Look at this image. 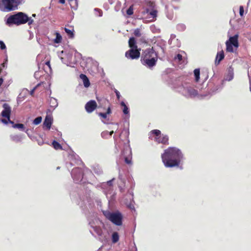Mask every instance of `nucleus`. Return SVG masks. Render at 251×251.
<instances>
[{
  "mask_svg": "<svg viewBox=\"0 0 251 251\" xmlns=\"http://www.w3.org/2000/svg\"><path fill=\"white\" fill-rule=\"evenodd\" d=\"M36 87H37V86H36V87H34V88H33V89L30 91V94L31 95H33V94L34 93V92L35 90L36 89Z\"/></svg>",
  "mask_w": 251,
  "mask_h": 251,
  "instance_id": "obj_52",
  "label": "nucleus"
},
{
  "mask_svg": "<svg viewBox=\"0 0 251 251\" xmlns=\"http://www.w3.org/2000/svg\"><path fill=\"white\" fill-rule=\"evenodd\" d=\"M141 61L143 65L151 69L156 64L157 54L152 48L147 49L143 52Z\"/></svg>",
  "mask_w": 251,
  "mask_h": 251,
  "instance_id": "obj_4",
  "label": "nucleus"
},
{
  "mask_svg": "<svg viewBox=\"0 0 251 251\" xmlns=\"http://www.w3.org/2000/svg\"><path fill=\"white\" fill-rule=\"evenodd\" d=\"M70 165L71 166H72V163H70Z\"/></svg>",
  "mask_w": 251,
  "mask_h": 251,
  "instance_id": "obj_62",
  "label": "nucleus"
},
{
  "mask_svg": "<svg viewBox=\"0 0 251 251\" xmlns=\"http://www.w3.org/2000/svg\"><path fill=\"white\" fill-rule=\"evenodd\" d=\"M238 37V34L229 37L228 40L226 42V51L233 52L234 51L233 47L236 49L239 47Z\"/></svg>",
  "mask_w": 251,
  "mask_h": 251,
  "instance_id": "obj_10",
  "label": "nucleus"
},
{
  "mask_svg": "<svg viewBox=\"0 0 251 251\" xmlns=\"http://www.w3.org/2000/svg\"><path fill=\"white\" fill-rule=\"evenodd\" d=\"M162 161L167 168L178 166L183 158L181 151L175 147H169L161 155Z\"/></svg>",
  "mask_w": 251,
  "mask_h": 251,
  "instance_id": "obj_1",
  "label": "nucleus"
},
{
  "mask_svg": "<svg viewBox=\"0 0 251 251\" xmlns=\"http://www.w3.org/2000/svg\"><path fill=\"white\" fill-rule=\"evenodd\" d=\"M183 58H184V57L181 54L178 53L174 57V60L177 62L182 61L183 63H185V59Z\"/></svg>",
  "mask_w": 251,
  "mask_h": 251,
  "instance_id": "obj_27",
  "label": "nucleus"
},
{
  "mask_svg": "<svg viewBox=\"0 0 251 251\" xmlns=\"http://www.w3.org/2000/svg\"><path fill=\"white\" fill-rule=\"evenodd\" d=\"M28 131V129H26V130L25 131V132H26V133H27V131Z\"/></svg>",
  "mask_w": 251,
  "mask_h": 251,
  "instance_id": "obj_60",
  "label": "nucleus"
},
{
  "mask_svg": "<svg viewBox=\"0 0 251 251\" xmlns=\"http://www.w3.org/2000/svg\"><path fill=\"white\" fill-rule=\"evenodd\" d=\"M52 144L53 148L55 150H58V149H62V146H61V145L58 142H56V141H53L52 143Z\"/></svg>",
  "mask_w": 251,
  "mask_h": 251,
  "instance_id": "obj_34",
  "label": "nucleus"
},
{
  "mask_svg": "<svg viewBox=\"0 0 251 251\" xmlns=\"http://www.w3.org/2000/svg\"><path fill=\"white\" fill-rule=\"evenodd\" d=\"M4 6V11L9 12L18 9L19 5L25 2V0H1Z\"/></svg>",
  "mask_w": 251,
  "mask_h": 251,
  "instance_id": "obj_9",
  "label": "nucleus"
},
{
  "mask_svg": "<svg viewBox=\"0 0 251 251\" xmlns=\"http://www.w3.org/2000/svg\"><path fill=\"white\" fill-rule=\"evenodd\" d=\"M115 147L117 151H121L120 158L124 159L126 164H131L132 154L128 138H126L124 141H120L119 143H116Z\"/></svg>",
  "mask_w": 251,
  "mask_h": 251,
  "instance_id": "obj_2",
  "label": "nucleus"
},
{
  "mask_svg": "<svg viewBox=\"0 0 251 251\" xmlns=\"http://www.w3.org/2000/svg\"><path fill=\"white\" fill-rule=\"evenodd\" d=\"M43 72H42L41 71H36V72H35L34 73V77L36 78V79H38L40 77L42 74H43Z\"/></svg>",
  "mask_w": 251,
  "mask_h": 251,
  "instance_id": "obj_42",
  "label": "nucleus"
},
{
  "mask_svg": "<svg viewBox=\"0 0 251 251\" xmlns=\"http://www.w3.org/2000/svg\"><path fill=\"white\" fill-rule=\"evenodd\" d=\"M2 107L3 110H10L11 107L7 103H4L2 104Z\"/></svg>",
  "mask_w": 251,
  "mask_h": 251,
  "instance_id": "obj_44",
  "label": "nucleus"
},
{
  "mask_svg": "<svg viewBox=\"0 0 251 251\" xmlns=\"http://www.w3.org/2000/svg\"><path fill=\"white\" fill-rule=\"evenodd\" d=\"M61 59L63 63L71 67H74L76 63L75 56H73L72 52L66 53L65 56L61 57Z\"/></svg>",
  "mask_w": 251,
  "mask_h": 251,
  "instance_id": "obj_11",
  "label": "nucleus"
},
{
  "mask_svg": "<svg viewBox=\"0 0 251 251\" xmlns=\"http://www.w3.org/2000/svg\"><path fill=\"white\" fill-rule=\"evenodd\" d=\"M55 35H56V37L53 40L54 43H56V44L61 43V42L62 40L61 35L59 33H58L57 32H55Z\"/></svg>",
  "mask_w": 251,
  "mask_h": 251,
  "instance_id": "obj_28",
  "label": "nucleus"
},
{
  "mask_svg": "<svg viewBox=\"0 0 251 251\" xmlns=\"http://www.w3.org/2000/svg\"><path fill=\"white\" fill-rule=\"evenodd\" d=\"M107 110H110V107H108V108L107 109Z\"/></svg>",
  "mask_w": 251,
  "mask_h": 251,
  "instance_id": "obj_59",
  "label": "nucleus"
},
{
  "mask_svg": "<svg viewBox=\"0 0 251 251\" xmlns=\"http://www.w3.org/2000/svg\"><path fill=\"white\" fill-rule=\"evenodd\" d=\"M118 125L116 124V125H114L113 126V127L111 128L112 129V130L111 131H109L106 130V131H103L101 134L102 137L104 138H107L109 137H110L112 135V134L113 133L114 130H117L118 129Z\"/></svg>",
  "mask_w": 251,
  "mask_h": 251,
  "instance_id": "obj_18",
  "label": "nucleus"
},
{
  "mask_svg": "<svg viewBox=\"0 0 251 251\" xmlns=\"http://www.w3.org/2000/svg\"><path fill=\"white\" fill-rule=\"evenodd\" d=\"M0 48L1 50H4L6 49V46L4 42L2 41H0Z\"/></svg>",
  "mask_w": 251,
  "mask_h": 251,
  "instance_id": "obj_47",
  "label": "nucleus"
},
{
  "mask_svg": "<svg viewBox=\"0 0 251 251\" xmlns=\"http://www.w3.org/2000/svg\"><path fill=\"white\" fill-rule=\"evenodd\" d=\"M94 171L95 173L98 175H100L102 173V170L100 169H94Z\"/></svg>",
  "mask_w": 251,
  "mask_h": 251,
  "instance_id": "obj_48",
  "label": "nucleus"
},
{
  "mask_svg": "<svg viewBox=\"0 0 251 251\" xmlns=\"http://www.w3.org/2000/svg\"><path fill=\"white\" fill-rule=\"evenodd\" d=\"M113 179L114 178L112 179V180L107 181L106 183H103L102 184V188L104 189V193L107 196L109 193L111 194L112 192V182Z\"/></svg>",
  "mask_w": 251,
  "mask_h": 251,
  "instance_id": "obj_16",
  "label": "nucleus"
},
{
  "mask_svg": "<svg viewBox=\"0 0 251 251\" xmlns=\"http://www.w3.org/2000/svg\"><path fill=\"white\" fill-rule=\"evenodd\" d=\"M69 1L71 8L76 10L77 7V0H69Z\"/></svg>",
  "mask_w": 251,
  "mask_h": 251,
  "instance_id": "obj_31",
  "label": "nucleus"
},
{
  "mask_svg": "<svg viewBox=\"0 0 251 251\" xmlns=\"http://www.w3.org/2000/svg\"><path fill=\"white\" fill-rule=\"evenodd\" d=\"M13 127L15 128H18L21 131H25V126L22 124H16L13 125Z\"/></svg>",
  "mask_w": 251,
  "mask_h": 251,
  "instance_id": "obj_33",
  "label": "nucleus"
},
{
  "mask_svg": "<svg viewBox=\"0 0 251 251\" xmlns=\"http://www.w3.org/2000/svg\"><path fill=\"white\" fill-rule=\"evenodd\" d=\"M105 217L117 226H121L122 225V215L121 213L118 211L116 212H111L108 210L103 212Z\"/></svg>",
  "mask_w": 251,
  "mask_h": 251,
  "instance_id": "obj_7",
  "label": "nucleus"
},
{
  "mask_svg": "<svg viewBox=\"0 0 251 251\" xmlns=\"http://www.w3.org/2000/svg\"><path fill=\"white\" fill-rule=\"evenodd\" d=\"M121 104L124 107L123 110H128L127 106L126 105V104L124 101H122Z\"/></svg>",
  "mask_w": 251,
  "mask_h": 251,
  "instance_id": "obj_49",
  "label": "nucleus"
},
{
  "mask_svg": "<svg viewBox=\"0 0 251 251\" xmlns=\"http://www.w3.org/2000/svg\"><path fill=\"white\" fill-rule=\"evenodd\" d=\"M166 9H168V7L166 6Z\"/></svg>",
  "mask_w": 251,
  "mask_h": 251,
  "instance_id": "obj_63",
  "label": "nucleus"
},
{
  "mask_svg": "<svg viewBox=\"0 0 251 251\" xmlns=\"http://www.w3.org/2000/svg\"><path fill=\"white\" fill-rule=\"evenodd\" d=\"M179 92L184 96L187 97H195L196 96L200 97H206L207 95H203L200 92V90L198 91L194 89L190 84L184 83L182 84L179 88Z\"/></svg>",
  "mask_w": 251,
  "mask_h": 251,
  "instance_id": "obj_6",
  "label": "nucleus"
},
{
  "mask_svg": "<svg viewBox=\"0 0 251 251\" xmlns=\"http://www.w3.org/2000/svg\"><path fill=\"white\" fill-rule=\"evenodd\" d=\"M6 65V63H3L2 64V66L3 67H5V65Z\"/></svg>",
  "mask_w": 251,
  "mask_h": 251,
  "instance_id": "obj_55",
  "label": "nucleus"
},
{
  "mask_svg": "<svg viewBox=\"0 0 251 251\" xmlns=\"http://www.w3.org/2000/svg\"><path fill=\"white\" fill-rule=\"evenodd\" d=\"M59 2L61 4H64L65 0H59Z\"/></svg>",
  "mask_w": 251,
  "mask_h": 251,
  "instance_id": "obj_53",
  "label": "nucleus"
},
{
  "mask_svg": "<svg viewBox=\"0 0 251 251\" xmlns=\"http://www.w3.org/2000/svg\"><path fill=\"white\" fill-rule=\"evenodd\" d=\"M176 28L180 31H183L186 29V26L183 24H179L177 25Z\"/></svg>",
  "mask_w": 251,
  "mask_h": 251,
  "instance_id": "obj_35",
  "label": "nucleus"
},
{
  "mask_svg": "<svg viewBox=\"0 0 251 251\" xmlns=\"http://www.w3.org/2000/svg\"><path fill=\"white\" fill-rule=\"evenodd\" d=\"M181 52H182V53H184V54H185V53H184V51H182Z\"/></svg>",
  "mask_w": 251,
  "mask_h": 251,
  "instance_id": "obj_64",
  "label": "nucleus"
},
{
  "mask_svg": "<svg viewBox=\"0 0 251 251\" xmlns=\"http://www.w3.org/2000/svg\"><path fill=\"white\" fill-rule=\"evenodd\" d=\"M129 46L130 49H137V46L136 45V42L134 37H131L129 38L128 41Z\"/></svg>",
  "mask_w": 251,
  "mask_h": 251,
  "instance_id": "obj_26",
  "label": "nucleus"
},
{
  "mask_svg": "<svg viewBox=\"0 0 251 251\" xmlns=\"http://www.w3.org/2000/svg\"><path fill=\"white\" fill-rule=\"evenodd\" d=\"M137 249L136 248V247H135V251H137Z\"/></svg>",
  "mask_w": 251,
  "mask_h": 251,
  "instance_id": "obj_61",
  "label": "nucleus"
},
{
  "mask_svg": "<svg viewBox=\"0 0 251 251\" xmlns=\"http://www.w3.org/2000/svg\"><path fill=\"white\" fill-rule=\"evenodd\" d=\"M32 16H33V17H35V16H36V14H32Z\"/></svg>",
  "mask_w": 251,
  "mask_h": 251,
  "instance_id": "obj_58",
  "label": "nucleus"
},
{
  "mask_svg": "<svg viewBox=\"0 0 251 251\" xmlns=\"http://www.w3.org/2000/svg\"><path fill=\"white\" fill-rule=\"evenodd\" d=\"M10 137L12 141L15 142L16 143L21 142L23 138V136L21 135L17 134L11 135Z\"/></svg>",
  "mask_w": 251,
  "mask_h": 251,
  "instance_id": "obj_24",
  "label": "nucleus"
},
{
  "mask_svg": "<svg viewBox=\"0 0 251 251\" xmlns=\"http://www.w3.org/2000/svg\"><path fill=\"white\" fill-rule=\"evenodd\" d=\"M114 91L116 95L117 99L119 100L121 96L120 92L116 89H115Z\"/></svg>",
  "mask_w": 251,
  "mask_h": 251,
  "instance_id": "obj_50",
  "label": "nucleus"
},
{
  "mask_svg": "<svg viewBox=\"0 0 251 251\" xmlns=\"http://www.w3.org/2000/svg\"><path fill=\"white\" fill-rule=\"evenodd\" d=\"M141 49H130L127 51L125 53L126 57L130 59H136L139 58L140 56Z\"/></svg>",
  "mask_w": 251,
  "mask_h": 251,
  "instance_id": "obj_12",
  "label": "nucleus"
},
{
  "mask_svg": "<svg viewBox=\"0 0 251 251\" xmlns=\"http://www.w3.org/2000/svg\"><path fill=\"white\" fill-rule=\"evenodd\" d=\"M89 225L91 228L90 229V232L93 235L95 236L94 233H95L101 242H107V234L106 232L103 231L101 229V226H103V224L101 221L95 218L89 222Z\"/></svg>",
  "mask_w": 251,
  "mask_h": 251,
  "instance_id": "obj_3",
  "label": "nucleus"
},
{
  "mask_svg": "<svg viewBox=\"0 0 251 251\" xmlns=\"http://www.w3.org/2000/svg\"><path fill=\"white\" fill-rule=\"evenodd\" d=\"M117 0H108V1L109 2L112 4H113L114 3L116 2V1H117Z\"/></svg>",
  "mask_w": 251,
  "mask_h": 251,
  "instance_id": "obj_51",
  "label": "nucleus"
},
{
  "mask_svg": "<svg viewBox=\"0 0 251 251\" xmlns=\"http://www.w3.org/2000/svg\"><path fill=\"white\" fill-rule=\"evenodd\" d=\"M239 14L241 17L244 15V7L243 6H240L239 7Z\"/></svg>",
  "mask_w": 251,
  "mask_h": 251,
  "instance_id": "obj_46",
  "label": "nucleus"
},
{
  "mask_svg": "<svg viewBox=\"0 0 251 251\" xmlns=\"http://www.w3.org/2000/svg\"><path fill=\"white\" fill-rule=\"evenodd\" d=\"M122 9V12H124V7L121 6V3L118 0L116 1V5L115 6V10L116 11H119L120 9Z\"/></svg>",
  "mask_w": 251,
  "mask_h": 251,
  "instance_id": "obj_32",
  "label": "nucleus"
},
{
  "mask_svg": "<svg viewBox=\"0 0 251 251\" xmlns=\"http://www.w3.org/2000/svg\"><path fill=\"white\" fill-rule=\"evenodd\" d=\"M97 104L95 100H91L85 104V110H95L97 108Z\"/></svg>",
  "mask_w": 251,
  "mask_h": 251,
  "instance_id": "obj_20",
  "label": "nucleus"
},
{
  "mask_svg": "<svg viewBox=\"0 0 251 251\" xmlns=\"http://www.w3.org/2000/svg\"><path fill=\"white\" fill-rule=\"evenodd\" d=\"M26 23H28V25H31L33 23V20L22 12H19L16 14L11 15L6 21V24L9 26L13 24L19 25Z\"/></svg>",
  "mask_w": 251,
  "mask_h": 251,
  "instance_id": "obj_5",
  "label": "nucleus"
},
{
  "mask_svg": "<svg viewBox=\"0 0 251 251\" xmlns=\"http://www.w3.org/2000/svg\"><path fill=\"white\" fill-rule=\"evenodd\" d=\"M129 111H123L124 115V118H125V120H126V121L128 120V119L129 118Z\"/></svg>",
  "mask_w": 251,
  "mask_h": 251,
  "instance_id": "obj_41",
  "label": "nucleus"
},
{
  "mask_svg": "<svg viewBox=\"0 0 251 251\" xmlns=\"http://www.w3.org/2000/svg\"><path fill=\"white\" fill-rule=\"evenodd\" d=\"M127 206L131 210H135L134 201H131L128 204H126Z\"/></svg>",
  "mask_w": 251,
  "mask_h": 251,
  "instance_id": "obj_40",
  "label": "nucleus"
},
{
  "mask_svg": "<svg viewBox=\"0 0 251 251\" xmlns=\"http://www.w3.org/2000/svg\"><path fill=\"white\" fill-rule=\"evenodd\" d=\"M224 57L225 55L223 50L218 52L215 59V64H219L220 62L224 58Z\"/></svg>",
  "mask_w": 251,
  "mask_h": 251,
  "instance_id": "obj_21",
  "label": "nucleus"
},
{
  "mask_svg": "<svg viewBox=\"0 0 251 251\" xmlns=\"http://www.w3.org/2000/svg\"><path fill=\"white\" fill-rule=\"evenodd\" d=\"M64 30L70 38H73L74 37V29L73 27L70 26L69 28L65 27Z\"/></svg>",
  "mask_w": 251,
  "mask_h": 251,
  "instance_id": "obj_25",
  "label": "nucleus"
},
{
  "mask_svg": "<svg viewBox=\"0 0 251 251\" xmlns=\"http://www.w3.org/2000/svg\"><path fill=\"white\" fill-rule=\"evenodd\" d=\"M11 111H2L0 116V122L7 124L8 122L13 124L14 123L10 120Z\"/></svg>",
  "mask_w": 251,
  "mask_h": 251,
  "instance_id": "obj_14",
  "label": "nucleus"
},
{
  "mask_svg": "<svg viewBox=\"0 0 251 251\" xmlns=\"http://www.w3.org/2000/svg\"><path fill=\"white\" fill-rule=\"evenodd\" d=\"M88 113H91L93 111L90 110V111H87Z\"/></svg>",
  "mask_w": 251,
  "mask_h": 251,
  "instance_id": "obj_57",
  "label": "nucleus"
},
{
  "mask_svg": "<svg viewBox=\"0 0 251 251\" xmlns=\"http://www.w3.org/2000/svg\"><path fill=\"white\" fill-rule=\"evenodd\" d=\"M234 77V70L233 68L230 66L227 69V73L225 77V80L226 81H231L233 79Z\"/></svg>",
  "mask_w": 251,
  "mask_h": 251,
  "instance_id": "obj_19",
  "label": "nucleus"
},
{
  "mask_svg": "<svg viewBox=\"0 0 251 251\" xmlns=\"http://www.w3.org/2000/svg\"><path fill=\"white\" fill-rule=\"evenodd\" d=\"M46 64L50 68V62L49 61H47L46 62Z\"/></svg>",
  "mask_w": 251,
  "mask_h": 251,
  "instance_id": "obj_54",
  "label": "nucleus"
},
{
  "mask_svg": "<svg viewBox=\"0 0 251 251\" xmlns=\"http://www.w3.org/2000/svg\"><path fill=\"white\" fill-rule=\"evenodd\" d=\"M119 240V236L117 232H115L112 235V241L113 243H117Z\"/></svg>",
  "mask_w": 251,
  "mask_h": 251,
  "instance_id": "obj_30",
  "label": "nucleus"
},
{
  "mask_svg": "<svg viewBox=\"0 0 251 251\" xmlns=\"http://www.w3.org/2000/svg\"><path fill=\"white\" fill-rule=\"evenodd\" d=\"M146 12L147 13H149L150 15L151 16L152 18H155L156 17L157 15V11L156 10H152L151 11H150L149 9H147Z\"/></svg>",
  "mask_w": 251,
  "mask_h": 251,
  "instance_id": "obj_36",
  "label": "nucleus"
},
{
  "mask_svg": "<svg viewBox=\"0 0 251 251\" xmlns=\"http://www.w3.org/2000/svg\"><path fill=\"white\" fill-rule=\"evenodd\" d=\"M194 74L195 76V80L196 82H198L200 79V69H196L194 71Z\"/></svg>",
  "mask_w": 251,
  "mask_h": 251,
  "instance_id": "obj_29",
  "label": "nucleus"
},
{
  "mask_svg": "<svg viewBox=\"0 0 251 251\" xmlns=\"http://www.w3.org/2000/svg\"><path fill=\"white\" fill-rule=\"evenodd\" d=\"M42 118L41 116L36 118L33 121V124L35 125H38L42 122Z\"/></svg>",
  "mask_w": 251,
  "mask_h": 251,
  "instance_id": "obj_37",
  "label": "nucleus"
},
{
  "mask_svg": "<svg viewBox=\"0 0 251 251\" xmlns=\"http://www.w3.org/2000/svg\"><path fill=\"white\" fill-rule=\"evenodd\" d=\"M94 11H95V15L97 16H99V17H101L102 16V11L101 10L99 9H98V8H95L94 9Z\"/></svg>",
  "mask_w": 251,
  "mask_h": 251,
  "instance_id": "obj_38",
  "label": "nucleus"
},
{
  "mask_svg": "<svg viewBox=\"0 0 251 251\" xmlns=\"http://www.w3.org/2000/svg\"><path fill=\"white\" fill-rule=\"evenodd\" d=\"M52 121L53 119L52 116L50 114H48L43 123V128H46L48 130L50 129Z\"/></svg>",
  "mask_w": 251,
  "mask_h": 251,
  "instance_id": "obj_17",
  "label": "nucleus"
},
{
  "mask_svg": "<svg viewBox=\"0 0 251 251\" xmlns=\"http://www.w3.org/2000/svg\"><path fill=\"white\" fill-rule=\"evenodd\" d=\"M49 104L50 108L54 109L58 105V102L56 99L50 97L49 100Z\"/></svg>",
  "mask_w": 251,
  "mask_h": 251,
  "instance_id": "obj_22",
  "label": "nucleus"
},
{
  "mask_svg": "<svg viewBox=\"0 0 251 251\" xmlns=\"http://www.w3.org/2000/svg\"><path fill=\"white\" fill-rule=\"evenodd\" d=\"M149 138L154 140L158 143L167 144L168 142V137L162 134L161 131L158 129L151 130L149 134Z\"/></svg>",
  "mask_w": 251,
  "mask_h": 251,
  "instance_id": "obj_8",
  "label": "nucleus"
},
{
  "mask_svg": "<svg viewBox=\"0 0 251 251\" xmlns=\"http://www.w3.org/2000/svg\"><path fill=\"white\" fill-rule=\"evenodd\" d=\"M134 35L137 37H140L141 35L140 30L139 28H136L134 31Z\"/></svg>",
  "mask_w": 251,
  "mask_h": 251,
  "instance_id": "obj_43",
  "label": "nucleus"
},
{
  "mask_svg": "<svg viewBox=\"0 0 251 251\" xmlns=\"http://www.w3.org/2000/svg\"><path fill=\"white\" fill-rule=\"evenodd\" d=\"M103 250V249L102 248H100L98 250V251H102V250Z\"/></svg>",
  "mask_w": 251,
  "mask_h": 251,
  "instance_id": "obj_56",
  "label": "nucleus"
},
{
  "mask_svg": "<svg viewBox=\"0 0 251 251\" xmlns=\"http://www.w3.org/2000/svg\"><path fill=\"white\" fill-rule=\"evenodd\" d=\"M72 176L76 183L80 182L82 180L83 175L81 169L74 168L71 172Z\"/></svg>",
  "mask_w": 251,
  "mask_h": 251,
  "instance_id": "obj_13",
  "label": "nucleus"
},
{
  "mask_svg": "<svg viewBox=\"0 0 251 251\" xmlns=\"http://www.w3.org/2000/svg\"><path fill=\"white\" fill-rule=\"evenodd\" d=\"M80 78L82 80L85 87L88 88L90 85V81L87 76L84 74L80 75Z\"/></svg>",
  "mask_w": 251,
  "mask_h": 251,
  "instance_id": "obj_23",
  "label": "nucleus"
},
{
  "mask_svg": "<svg viewBox=\"0 0 251 251\" xmlns=\"http://www.w3.org/2000/svg\"><path fill=\"white\" fill-rule=\"evenodd\" d=\"M111 114V111H106V112H99L97 114L100 117L102 122L105 124H107L110 120V116Z\"/></svg>",
  "mask_w": 251,
  "mask_h": 251,
  "instance_id": "obj_15",
  "label": "nucleus"
},
{
  "mask_svg": "<svg viewBox=\"0 0 251 251\" xmlns=\"http://www.w3.org/2000/svg\"><path fill=\"white\" fill-rule=\"evenodd\" d=\"M166 15L168 18L170 20H172L173 18V13L171 12L170 13H169L168 10L166 12Z\"/></svg>",
  "mask_w": 251,
  "mask_h": 251,
  "instance_id": "obj_45",
  "label": "nucleus"
},
{
  "mask_svg": "<svg viewBox=\"0 0 251 251\" xmlns=\"http://www.w3.org/2000/svg\"><path fill=\"white\" fill-rule=\"evenodd\" d=\"M126 13L128 15H131L133 13V9L132 5L130 6L128 9L126 10Z\"/></svg>",
  "mask_w": 251,
  "mask_h": 251,
  "instance_id": "obj_39",
  "label": "nucleus"
}]
</instances>
